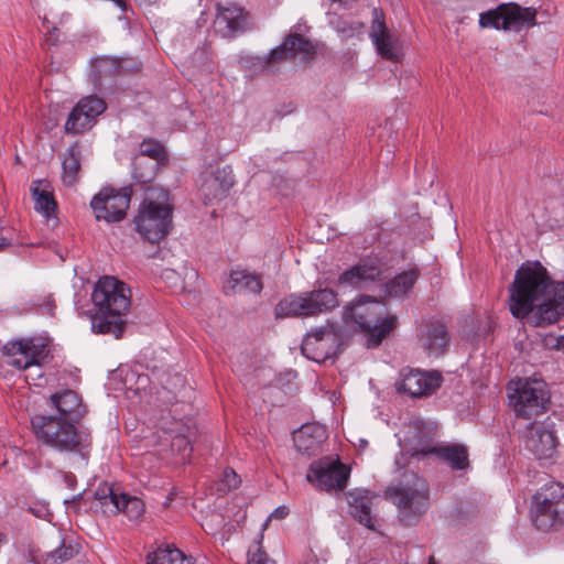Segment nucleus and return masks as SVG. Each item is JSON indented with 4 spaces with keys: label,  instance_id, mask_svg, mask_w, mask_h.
Instances as JSON below:
<instances>
[{
    "label": "nucleus",
    "instance_id": "5",
    "mask_svg": "<svg viewBox=\"0 0 564 564\" xmlns=\"http://www.w3.org/2000/svg\"><path fill=\"white\" fill-rule=\"evenodd\" d=\"M140 204L133 218L134 229L151 243H159L172 229L173 206L169 203V192L153 189Z\"/></svg>",
    "mask_w": 564,
    "mask_h": 564
},
{
    "label": "nucleus",
    "instance_id": "38",
    "mask_svg": "<svg viewBox=\"0 0 564 564\" xmlns=\"http://www.w3.org/2000/svg\"><path fill=\"white\" fill-rule=\"evenodd\" d=\"M312 429H315L314 425H302L293 434L294 445L300 453L311 455L319 447L321 443L308 437L310 430Z\"/></svg>",
    "mask_w": 564,
    "mask_h": 564
},
{
    "label": "nucleus",
    "instance_id": "32",
    "mask_svg": "<svg viewBox=\"0 0 564 564\" xmlns=\"http://www.w3.org/2000/svg\"><path fill=\"white\" fill-rule=\"evenodd\" d=\"M159 165L144 155H135L132 160V178L142 185L150 184L156 176Z\"/></svg>",
    "mask_w": 564,
    "mask_h": 564
},
{
    "label": "nucleus",
    "instance_id": "22",
    "mask_svg": "<svg viewBox=\"0 0 564 564\" xmlns=\"http://www.w3.org/2000/svg\"><path fill=\"white\" fill-rule=\"evenodd\" d=\"M248 13L243 7L232 2L226 4L217 3V14L215 26L225 37H232L239 32H243L247 26Z\"/></svg>",
    "mask_w": 564,
    "mask_h": 564
},
{
    "label": "nucleus",
    "instance_id": "4",
    "mask_svg": "<svg viewBox=\"0 0 564 564\" xmlns=\"http://www.w3.org/2000/svg\"><path fill=\"white\" fill-rule=\"evenodd\" d=\"M387 312L384 302L369 295H360L345 308L344 316L357 324L367 335V348H376L398 324L397 316H386Z\"/></svg>",
    "mask_w": 564,
    "mask_h": 564
},
{
    "label": "nucleus",
    "instance_id": "41",
    "mask_svg": "<svg viewBox=\"0 0 564 564\" xmlns=\"http://www.w3.org/2000/svg\"><path fill=\"white\" fill-rule=\"evenodd\" d=\"M77 553L73 545H66L63 541L62 545L47 554L45 562L46 564H58L59 562H66L75 556Z\"/></svg>",
    "mask_w": 564,
    "mask_h": 564
},
{
    "label": "nucleus",
    "instance_id": "43",
    "mask_svg": "<svg viewBox=\"0 0 564 564\" xmlns=\"http://www.w3.org/2000/svg\"><path fill=\"white\" fill-rule=\"evenodd\" d=\"M43 28L46 29L45 32V43L50 46H54L59 41V30L56 26H51L50 21L46 17L42 20Z\"/></svg>",
    "mask_w": 564,
    "mask_h": 564
},
{
    "label": "nucleus",
    "instance_id": "51",
    "mask_svg": "<svg viewBox=\"0 0 564 564\" xmlns=\"http://www.w3.org/2000/svg\"><path fill=\"white\" fill-rule=\"evenodd\" d=\"M289 514V510L288 508L285 507H279L276 508L273 513H272V517L274 518H279V519H283L284 517H286Z\"/></svg>",
    "mask_w": 564,
    "mask_h": 564
},
{
    "label": "nucleus",
    "instance_id": "55",
    "mask_svg": "<svg viewBox=\"0 0 564 564\" xmlns=\"http://www.w3.org/2000/svg\"><path fill=\"white\" fill-rule=\"evenodd\" d=\"M177 381L183 382V378L181 376H176Z\"/></svg>",
    "mask_w": 564,
    "mask_h": 564
},
{
    "label": "nucleus",
    "instance_id": "10",
    "mask_svg": "<svg viewBox=\"0 0 564 564\" xmlns=\"http://www.w3.org/2000/svg\"><path fill=\"white\" fill-rule=\"evenodd\" d=\"M536 10L522 8L514 2L502 3L496 9L480 13L479 25L505 31H521L536 24Z\"/></svg>",
    "mask_w": 564,
    "mask_h": 564
},
{
    "label": "nucleus",
    "instance_id": "30",
    "mask_svg": "<svg viewBox=\"0 0 564 564\" xmlns=\"http://www.w3.org/2000/svg\"><path fill=\"white\" fill-rule=\"evenodd\" d=\"M82 152L78 144H72L65 153V158L62 163L63 169V182L67 186H73L77 180L80 171Z\"/></svg>",
    "mask_w": 564,
    "mask_h": 564
},
{
    "label": "nucleus",
    "instance_id": "42",
    "mask_svg": "<svg viewBox=\"0 0 564 564\" xmlns=\"http://www.w3.org/2000/svg\"><path fill=\"white\" fill-rule=\"evenodd\" d=\"M127 494L120 492L118 488L115 486L111 488V495L107 497V508H109V512L112 514L119 513V508L121 506V498H124Z\"/></svg>",
    "mask_w": 564,
    "mask_h": 564
},
{
    "label": "nucleus",
    "instance_id": "50",
    "mask_svg": "<svg viewBox=\"0 0 564 564\" xmlns=\"http://www.w3.org/2000/svg\"><path fill=\"white\" fill-rule=\"evenodd\" d=\"M13 245V239L10 237L0 236V252Z\"/></svg>",
    "mask_w": 564,
    "mask_h": 564
},
{
    "label": "nucleus",
    "instance_id": "9",
    "mask_svg": "<svg viewBox=\"0 0 564 564\" xmlns=\"http://www.w3.org/2000/svg\"><path fill=\"white\" fill-rule=\"evenodd\" d=\"M389 494L406 525L416 523L430 508L429 485L417 475H412L411 481L391 489Z\"/></svg>",
    "mask_w": 564,
    "mask_h": 564
},
{
    "label": "nucleus",
    "instance_id": "14",
    "mask_svg": "<svg viewBox=\"0 0 564 564\" xmlns=\"http://www.w3.org/2000/svg\"><path fill=\"white\" fill-rule=\"evenodd\" d=\"M435 429L423 421L410 422L404 434L402 448L412 457H432L437 443Z\"/></svg>",
    "mask_w": 564,
    "mask_h": 564
},
{
    "label": "nucleus",
    "instance_id": "7",
    "mask_svg": "<svg viewBox=\"0 0 564 564\" xmlns=\"http://www.w3.org/2000/svg\"><path fill=\"white\" fill-rule=\"evenodd\" d=\"M532 522L536 529L547 531L564 523V486L552 481L532 498Z\"/></svg>",
    "mask_w": 564,
    "mask_h": 564
},
{
    "label": "nucleus",
    "instance_id": "11",
    "mask_svg": "<svg viewBox=\"0 0 564 564\" xmlns=\"http://www.w3.org/2000/svg\"><path fill=\"white\" fill-rule=\"evenodd\" d=\"M132 187L115 188L106 186L91 199L90 207L98 221L118 223L126 218L130 206Z\"/></svg>",
    "mask_w": 564,
    "mask_h": 564
},
{
    "label": "nucleus",
    "instance_id": "37",
    "mask_svg": "<svg viewBox=\"0 0 564 564\" xmlns=\"http://www.w3.org/2000/svg\"><path fill=\"white\" fill-rule=\"evenodd\" d=\"M119 512L123 513L130 521L140 522L145 512V505L142 499L126 495L121 498Z\"/></svg>",
    "mask_w": 564,
    "mask_h": 564
},
{
    "label": "nucleus",
    "instance_id": "13",
    "mask_svg": "<svg viewBox=\"0 0 564 564\" xmlns=\"http://www.w3.org/2000/svg\"><path fill=\"white\" fill-rule=\"evenodd\" d=\"M350 469L338 459L322 458L314 460L307 470L306 479L319 490H344L349 479Z\"/></svg>",
    "mask_w": 564,
    "mask_h": 564
},
{
    "label": "nucleus",
    "instance_id": "29",
    "mask_svg": "<svg viewBox=\"0 0 564 564\" xmlns=\"http://www.w3.org/2000/svg\"><path fill=\"white\" fill-rule=\"evenodd\" d=\"M169 432L172 434V451L176 452L181 456L182 460L185 462L189 458L193 451L191 438L195 435V432L189 426H186L181 422H175L174 427L170 429Z\"/></svg>",
    "mask_w": 564,
    "mask_h": 564
},
{
    "label": "nucleus",
    "instance_id": "18",
    "mask_svg": "<svg viewBox=\"0 0 564 564\" xmlns=\"http://www.w3.org/2000/svg\"><path fill=\"white\" fill-rule=\"evenodd\" d=\"M2 354L11 358V366L22 370L40 365L46 357L45 346L36 344L33 339L9 341L2 347Z\"/></svg>",
    "mask_w": 564,
    "mask_h": 564
},
{
    "label": "nucleus",
    "instance_id": "16",
    "mask_svg": "<svg viewBox=\"0 0 564 564\" xmlns=\"http://www.w3.org/2000/svg\"><path fill=\"white\" fill-rule=\"evenodd\" d=\"M383 279L382 263L378 258H365L339 274L337 284L361 289Z\"/></svg>",
    "mask_w": 564,
    "mask_h": 564
},
{
    "label": "nucleus",
    "instance_id": "44",
    "mask_svg": "<svg viewBox=\"0 0 564 564\" xmlns=\"http://www.w3.org/2000/svg\"><path fill=\"white\" fill-rule=\"evenodd\" d=\"M248 564H275V562L268 557L261 546H258L254 552H248Z\"/></svg>",
    "mask_w": 564,
    "mask_h": 564
},
{
    "label": "nucleus",
    "instance_id": "34",
    "mask_svg": "<svg viewBox=\"0 0 564 564\" xmlns=\"http://www.w3.org/2000/svg\"><path fill=\"white\" fill-rule=\"evenodd\" d=\"M95 122V117L87 115L80 107L75 106L66 120L65 132L79 134L89 130Z\"/></svg>",
    "mask_w": 564,
    "mask_h": 564
},
{
    "label": "nucleus",
    "instance_id": "25",
    "mask_svg": "<svg viewBox=\"0 0 564 564\" xmlns=\"http://www.w3.org/2000/svg\"><path fill=\"white\" fill-rule=\"evenodd\" d=\"M51 403L57 410L58 419L78 422L86 413L79 395L73 390H63L51 395Z\"/></svg>",
    "mask_w": 564,
    "mask_h": 564
},
{
    "label": "nucleus",
    "instance_id": "21",
    "mask_svg": "<svg viewBox=\"0 0 564 564\" xmlns=\"http://www.w3.org/2000/svg\"><path fill=\"white\" fill-rule=\"evenodd\" d=\"M297 54H303L305 58H313L316 54L313 43L297 33H291L285 36L281 45L273 48L264 61V67L269 69L275 63L294 58Z\"/></svg>",
    "mask_w": 564,
    "mask_h": 564
},
{
    "label": "nucleus",
    "instance_id": "2",
    "mask_svg": "<svg viewBox=\"0 0 564 564\" xmlns=\"http://www.w3.org/2000/svg\"><path fill=\"white\" fill-rule=\"evenodd\" d=\"M131 291L115 276H104L96 283L91 300V330L95 334L113 335L120 338L126 329L124 316L131 306Z\"/></svg>",
    "mask_w": 564,
    "mask_h": 564
},
{
    "label": "nucleus",
    "instance_id": "52",
    "mask_svg": "<svg viewBox=\"0 0 564 564\" xmlns=\"http://www.w3.org/2000/svg\"><path fill=\"white\" fill-rule=\"evenodd\" d=\"M80 499H82V494L74 496L72 499H66L64 502L65 503H74V502H78Z\"/></svg>",
    "mask_w": 564,
    "mask_h": 564
},
{
    "label": "nucleus",
    "instance_id": "12",
    "mask_svg": "<svg viewBox=\"0 0 564 564\" xmlns=\"http://www.w3.org/2000/svg\"><path fill=\"white\" fill-rule=\"evenodd\" d=\"M523 444L539 460H552L557 454L558 441L555 423L551 417L531 422L523 435Z\"/></svg>",
    "mask_w": 564,
    "mask_h": 564
},
{
    "label": "nucleus",
    "instance_id": "19",
    "mask_svg": "<svg viewBox=\"0 0 564 564\" xmlns=\"http://www.w3.org/2000/svg\"><path fill=\"white\" fill-rule=\"evenodd\" d=\"M337 334L333 326H325L310 332L304 337L301 350L311 360L322 361L336 354L333 348Z\"/></svg>",
    "mask_w": 564,
    "mask_h": 564
},
{
    "label": "nucleus",
    "instance_id": "28",
    "mask_svg": "<svg viewBox=\"0 0 564 564\" xmlns=\"http://www.w3.org/2000/svg\"><path fill=\"white\" fill-rule=\"evenodd\" d=\"M420 278V270L411 268L395 275L384 284V291L390 297H405L413 289L417 279Z\"/></svg>",
    "mask_w": 564,
    "mask_h": 564
},
{
    "label": "nucleus",
    "instance_id": "47",
    "mask_svg": "<svg viewBox=\"0 0 564 564\" xmlns=\"http://www.w3.org/2000/svg\"><path fill=\"white\" fill-rule=\"evenodd\" d=\"M545 345L552 349L564 351V335L553 336L550 335L545 338Z\"/></svg>",
    "mask_w": 564,
    "mask_h": 564
},
{
    "label": "nucleus",
    "instance_id": "35",
    "mask_svg": "<svg viewBox=\"0 0 564 564\" xmlns=\"http://www.w3.org/2000/svg\"><path fill=\"white\" fill-rule=\"evenodd\" d=\"M95 122V117L87 115L80 107L75 106L66 120L65 132L79 134L89 130Z\"/></svg>",
    "mask_w": 564,
    "mask_h": 564
},
{
    "label": "nucleus",
    "instance_id": "23",
    "mask_svg": "<svg viewBox=\"0 0 564 564\" xmlns=\"http://www.w3.org/2000/svg\"><path fill=\"white\" fill-rule=\"evenodd\" d=\"M417 337L422 347L435 356L446 351L451 339L446 325L441 321H429L422 324Z\"/></svg>",
    "mask_w": 564,
    "mask_h": 564
},
{
    "label": "nucleus",
    "instance_id": "8",
    "mask_svg": "<svg viewBox=\"0 0 564 564\" xmlns=\"http://www.w3.org/2000/svg\"><path fill=\"white\" fill-rule=\"evenodd\" d=\"M508 387L509 403L517 417L531 420L546 412L550 405V393L546 384L539 380H518L514 388Z\"/></svg>",
    "mask_w": 564,
    "mask_h": 564
},
{
    "label": "nucleus",
    "instance_id": "45",
    "mask_svg": "<svg viewBox=\"0 0 564 564\" xmlns=\"http://www.w3.org/2000/svg\"><path fill=\"white\" fill-rule=\"evenodd\" d=\"M112 484L102 482L100 484L95 491V499L100 502V505L107 506V497L111 495Z\"/></svg>",
    "mask_w": 564,
    "mask_h": 564
},
{
    "label": "nucleus",
    "instance_id": "17",
    "mask_svg": "<svg viewBox=\"0 0 564 564\" xmlns=\"http://www.w3.org/2000/svg\"><path fill=\"white\" fill-rule=\"evenodd\" d=\"M200 177L202 184L199 186V194L205 205L226 198L235 184V176L230 166L218 167L213 172H205Z\"/></svg>",
    "mask_w": 564,
    "mask_h": 564
},
{
    "label": "nucleus",
    "instance_id": "26",
    "mask_svg": "<svg viewBox=\"0 0 564 564\" xmlns=\"http://www.w3.org/2000/svg\"><path fill=\"white\" fill-rule=\"evenodd\" d=\"M262 289L261 276L246 270H232L227 284L224 286L226 294L245 292L259 295Z\"/></svg>",
    "mask_w": 564,
    "mask_h": 564
},
{
    "label": "nucleus",
    "instance_id": "49",
    "mask_svg": "<svg viewBox=\"0 0 564 564\" xmlns=\"http://www.w3.org/2000/svg\"><path fill=\"white\" fill-rule=\"evenodd\" d=\"M64 481L69 488H74L77 482L75 475H73L72 473L64 474Z\"/></svg>",
    "mask_w": 564,
    "mask_h": 564
},
{
    "label": "nucleus",
    "instance_id": "53",
    "mask_svg": "<svg viewBox=\"0 0 564 564\" xmlns=\"http://www.w3.org/2000/svg\"><path fill=\"white\" fill-rule=\"evenodd\" d=\"M55 305L54 304H50L48 305V308H50V313L53 314V310H54Z\"/></svg>",
    "mask_w": 564,
    "mask_h": 564
},
{
    "label": "nucleus",
    "instance_id": "6",
    "mask_svg": "<svg viewBox=\"0 0 564 564\" xmlns=\"http://www.w3.org/2000/svg\"><path fill=\"white\" fill-rule=\"evenodd\" d=\"M338 304L337 293L328 288L290 294L275 305L274 317L282 319L315 316L334 310Z\"/></svg>",
    "mask_w": 564,
    "mask_h": 564
},
{
    "label": "nucleus",
    "instance_id": "1",
    "mask_svg": "<svg viewBox=\"0 0 564 564\" xmlns=\"http://www.w3.org/2000/svg\"><path fill=\"white\" fill-rule=\"evenodd\" d=\"M508 292L509 311L518 319L533 313V325L542 327L564 315V281L554 283L539 261L522 263Z\"/></svg>",
    "mask_w": 564,
    "mask_h": 564
},
{
    "label": "nucleus",
    "instance_id": "24",
    "mask_svg": "<svg viewBox=\"0 0 564 564\" xmlns=\"http://www.w3.org/2000/svg\"><path fill=\"white\" fill-rule=\"evenodd\" d=\"M123 70L122 61L119 58L101 57L94 62L91 78L99 90L112 87L117 76Z\"/></svg>",
    "mask_w": 564,
    "mask_h": 564
},
{
    "label": "nucleus",
    "instance_id": "3",
    "mask_svg": "<svg viewBox=\"0 0 564 564\" xmlns=\"http://www.w3.org/2000/svg\"><path fill=\"white\" fill-rule=\"evenodd\" d=\"M66 419L55 415H36L31 424L40 442L58 452L74 453L87 460L91 449V435L79 430Z\"/></svg>",
    "mask_w": 564,
    "mask_h": 564
},
{
    "label": "nucleus",
    "instance_id": "40",
    "mask_svg": "<svg viewBox=\"0 0 564 564\" xmlns=\"http://www.w3.org/2000/svg\"><path fill=\"white\" fill-rule=\"evenodd\" d=\"M76 106L80 107L83 111L95 118L101 115L107 108L105 100L97 96L84 97Z\"/></svg>",
    "mask_w": 564,
    "mask_h": 564
},
{
    "label": "nucleus",
    "instance_id": "15",
    "mask_svg": "<svg viewBox=\"0 0 564 564\" xmlns=\"http://www.w3.org/2000/svg\"><path fill=\"white\" fill-rule=\"evenodd\" d=\"M401 380L395 383L399 392L408 393L413 398L430 395L442 384L443 378L436 372H424L419 369L402 370Z\"/></svg>",
    "mask_w": 564,
    "mask_h": 564
},
{
    "label": "nucleus",
    "instance_id": "31",
    "mask_svg": "<svg viewBox=\"0 0 564 564\" xmlns=\"http://www.w3.org/2000/svg\"><path fill=\"white\" fill-rule=\"evenodd\" d=\"M148 564H194V562L181 550L171 545H162L148 555Z\"/></svg>",
    "mask_w": 564,
    "mask_h": 564
},
{
    "label": "nucleus",
    "instance_id": "48",
    "mask_svg": "<svg viewBox=\"0 0 564 564\" xmlns=\"http://www.w3.org/2000/svg\"><path fill=\"white\" fill-rule=\"evenodd\" d=\"M315 429L310 430L308 437L312 440H316L318 443H322L326 436L325 429L321 425L313 424Z\"/></svg>",
    "mask_w": 564,
    "mask_h": 564
},
{
    "label": "nucleus",
    "instance_id": "27",
    "mask_svg": "<svg viewBox=\"0 0 564 564\" xmlns=\"http://www.w3.org/2000/svg\"><path fill=\"white\" fill-rule=\"evenodd\" d=\"M432 457L446 463L454 470H463L469 464L467 448L462 444H438Z\"/></svg>",
    "mask_w": 564,
    "mask_h": 564
},
{
    "label": "nucleus",
    "instance_id": "46",
    "mask_svg": "<svg viewBox=\"0 0 564 564\" xmlns=\"http://www.w3.org/2000/svg\"><path fill=\"white\" fill-rule=\"evenodd\" d=\"M240 478L236 474V471L231 468H226L224 470V482L228 487V489H236L240 485Z\"/></svg>",
    "mask_w": 564,
    "mask_h": 564
},
{
    "label": "nucleus",
    "instance_id": "54",
    "mask_svg": "<svg viewBox=\"0 0 564 564\" xmlns=\"http://www.w3.org/2000/svg\"><path fill=\"white\" fill-rule=\"evenodd\" d=\"M429 564H436L435 561H434V557L433 556H430V562Z\"/></svg>",
    "mask_w": 564,
    "mask_h": 564
},
{
    "label": "nucleus",
    "instance_id": "39",
    "mask_svg": "<svg viewBox=\"0 0 564 564\" xmlns=\"http://www.w3.org/2000/svg\"><path fill=\"white\" fill-rule=\"evenodd\" d=\"M138 155H144L145 158H149L151 161L158 162L159 164L167 160V154L164 147L154 139L144 140L140 144V152Z\"/></svg>",
    "mask_w": 564,
    "mask_h": 564
},
{
    "label": "nucleus",
    "instance_id": "20",
    "mask_svg": "<svg viewBox=\"0 0 564 564\" xmlns=\"http://www.w3.org/2000/svg\"><path fill=\"white\" fill-rule=\"evenodd\" d=\"M369 36L377 50V53L382 58L391 62H397L399 59L397 50L398 37L389 31L381 9L375 8L372 10Z\"/></svg>",
    "mask_w": 564,
    "mask_h": 564
},
{
    "label": "nucleus",
    "instance_id": "33",
    "mask_svg": "<svg viewBox=\"0 0 564 564\" xmlns=\"http://www.w3.org/2000/svg\"><path fill=\"white\" fill-rule=\"evenodd\" d=\"M350 513L355 520L370 530H376L371 516V499L367 496H356L350 501Z\"/></svg>",
    "mask_w": 564,
    "mask_h": 564
},
{
    "label": "nucleus",
    "instance_id": "36",
    "mask_svg": "<svg viewBox=\"0 0 564 564\" xmlns=\"http://www.w3.org/2000/svg\"><path fill=\"white\" fill-rule=\"evenodd\" d=\"M31 191L34 198L35 210L44 215L47 219L55 216L57 204L53 194L45 189H40L39 186H33Z\"/></svg>",
    "mask_w": 564,
    "mask_h": 564
}]
</instances>
